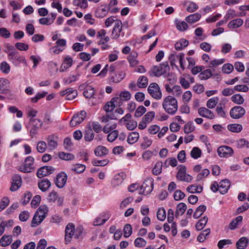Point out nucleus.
Segmentation results:
<instances>
[{"mask_svg":"<svg viewBox=\"0 0 249 249\" xmlns=\"http://www.w3.org/2000/svg\"><path fill=\"white\" fill-rule=\"evenodd\" d=\"M164 111L170 115H174L178 109L177 100L172 96H167L163 99L162 104Z\"/></svg>","mask_w":249,"mask_h":249,"instance_id":"nucleus-1","label":"nucleus"},{"mask_svg":"<svg viewBox=\"0 0 249 249\" xmlns=\"http://www.w3.org/2000/svg\"><path fill=\"white\" fill-rule=\"evenodd\" d=\"M82 226H79L76 229L74 225L72 223L67 224L65 229V239L66 242H70L73 236L75 238H78L83 232Z\"/></svg>","mask_w":249,"mask_h":249,"instance_id":"nucleus-2","label":"nucleus"},{"mask_svg":"<svg viewBox=\"0 0 249 249\" xmlns=\"http://www.w3.org/2000/svg\"><path fill=\"white\" fill-rule=\"evenodd\" d=\"M49 208L46 205H41L35 213L31 226L36 227L38 226L47 216Z\"/></svg>","mask_w":249,"mask_h":249,"instance_id":"nucleus-3","label":"nucleus"},{"mask_svg":"<svg viewBox=\"0 0 249 249\" xmlns=\"http://www.w3.org/2000/svg\"><path fill=\"white\" fill-rule=\"evenodd\" d=\"M154 187V180L152 178H147L143 182L141 187L139 194L147 195L153 190Z\"/></svg>","mask_w":249,"mask_h":249,"instance_id":"nucleus-4","label":"nucleus"},{"mask_svg":"<svg viewBox=\"0 0 249 249\" xmlns=\"http://www.w3.org/2000/svg\"><path fill=\"white\" fill-rule=\"evenodd\" d=\"M148 93L154 99L160 100L161 98L162 93L159 85L156 83H151L147 89Z\"/></svg>","mask_w":249,"mask_h":249,"instance_id":"nucleus-5","label":"nucleus"},{"mask_svg":"<svg viewBox=\"0 0 249 249\" xmlns=\"http://www.w3.org/2000/svg\"><path fill=\"white\" fill-rule=\"evenodd\" d=\"M30 122L32 126L30 131V135L33 138L37 133L38 129L42 126L43 123L40 119L35 118H31Z\"/></svg>","mask_w":249,"mask_h":249,"instance_id":"nucleus-6","label":"nucleus"},{"mask_svg":"<svg viewBox=\"0 0 249 249\" xmlns=\"http://www.w3.org/2000/svg\"><path fill=\"white\" fill-rule=\"evenodd\" d=\"M34 159L33 157H27L24 161V164L20 167V171L24 173H30L33 169Z\"/></svg>","mask_w":249,"mask_h":249,"instance_id":"nucleus-7","label":"nucleus"},{"mask_svg":"<svg viewBox=\"0 0 249 249\" xmlns=\"http://www.w3.org/2000/svg\"><path fill=\"white\" fill-rule=\"evenodd\" d=\"M245 109L241 106H235L231 108L230 111V116L233 119H239L245 114Z\"/></svg>","mask_w":249,"mask_h":249,"instance_id":"nucleus-8","label":"nucleus"},{"mask_svg":"<svg viewBox=\"0 0 249 249\" xmlns=\"http://www.w3.org/2000/svg\"><path fill=\"white\" fill-rule=\"evenodd\" d=\"M186 168L184 166H180L177 175V178L180 181L190 182L192 180V177L186 173Z\"/></svg>","mask_w":249,"mask_h":249,"instance_id":"nucleus-9","label":"nucleus"},{"mask_svg":"<svg viewBox=\"0 0 249 249\" xmlns=\"http://www.w3.org/2000/svg\"><path fill=\"white\" fill-rule=\"evenodd\" d=\"M86 115L87 113L84 110L80 111L79 114L74 115L70 123V126L73 127L81 123L86 118Z\"/></svg>","mask_w":249,"mask_h":249,"instance_id":"nucleus-10","label":"nucleus"},{"mask_svg":"<svg viewBox=\"0 0 249 249\" xmlns=\"http://www.w3.org/2000/svg\"><path fill=\"white\" fill-rule=\"evenodd\" d=\"M67 180V175L64 172L58 173L55 178L54 182L56 186L59 188H62L65 185Z\"/></svg>","mask_w":249,"mask_h":249,"instance_id":"nucleus-11","label":"nucleus"},{"mask_svg":"<svg viewBox=\"0 0 249 249\" xmlns=\"http://www.w3.org/2000/svg\"><path fill=\"white\" fill-rule=\"evenodd\" d=\"M55 171V168L52 166H45L40 168L36 173L37 177L42 178L45 176H49Z\"/></svg>","mask_w":249,"mask_h":249,"instance_id":"nucleus-12","label":"nucleus"},{"mask_svg":"<svg viewBox=\"0 0 249 249\" xmlns=\"http://www.w3.org/2000/svg\"><path fill=\"white\" fill-rule=\"evenodd\" d=\"M218 155L222 158H228L232 155L233 149L228 146H221L217 149Z\"/></svg>","mask_w":249,"mask_h":249,"instance_id":"nucleus-13","label":"nucleus"},{"mask_svg":"<svg viewBox=\"0 0 249 249\" xmlns=\"http://www.w3.org/2000/svg\"><path fill=\"white\" fill-rule=\"evenodd\" d=\"M60 94L62 96H65L67 100H72L77 95V91L76 89L72 88H68L65 90L60 92Z\"/></svg>","mask_w":249,"mask_h":249,"instance_id":"nucleus-14","label":"nucleus"},{"mask_svg":"<svg viewBox=\"0 0 249 249\" xmlns=\"http://www.w3.org/2000/svg\"><path fill=\"white\" fill-rule=\"evenodd\" d=\"M123 24L120 20L116 21L114 28L112 31L111 36L112 39H116L120 36L122 31Z\"/></svg>","mask_w":249,"mask_h":249,"instance_id":"nucleus-15","label":"nucleus"},{"mask_svg":"<svg viewBox=\"0 0 249 249\" xmlns=\"http://www.w3.org/2000/svg\"><path fill=\"white\" fill-rule=\"evenodd\" d=\"M109 7L107 5H102L96 9L95 16L98 18H103L107 15Z\"/></svg>","mask_w":249,"mask_h":249,"instance_id":"nucleus-16","label":"nucleus"},{"mask_svg":"<svg viewBox=\"0 0 249 249\" xmlns=\"http://www.w3.org/2000/svg\"><path fill=\"white\" fill-rule=\"evenodd\" d=\"M21 178L18 175H15L13 177V181L10 190L12 192L17 191L21 185Z\"/></svg>","mask_w":249,"mask_h":249,"instance_id":"nucleus-17","label":"nucleus"},{"mask_svg":"<svg viewBox=\"0 0 249 249\" xmlns=\"http://www.w3.org/2000/svg\"><path fill=\"white\" fill-rule=\"evenodd\" d=\"M210 57L207 54H203V60L208 63V67L211 68L223 64L225 62L223 58L219 59H214L209 63Z\"/></svg>","mask_w":249,"mask_h":249,"instance_id":"nucleus-18","label":"nucleus"},{"mask_svg":"<svg viewBox=\"0 0 249 249\" xmlns=\"http://www.w3.org/2000/svg\"><path fill=\"white\" fill-rule=\"evenodd\" d=\"M81 87L85 88L83 94L86 98L90 99L93 98L95 94V89L92 87L85 84Z\"/></svg>","mask_w":249,"mask_h":249,"instance_id":"nucleus-19","label":"nucleus"},{"mask_svg":"<svg viewBox=\"0 0 249 249\" xmlns=\"http://www.w3.org/2000/svg\"><path fill=\"white\" fill-rule=\"evenodd\" d=\"M131 97V94L129 91H124L120 93L119 97L113 98V101H117L118 103V106H120L121 101H126L130 99Z\"/></svg>","mask_w":249,"mask_h":249,"instance_id":"nucleus-20","label":"nucleus"},{"mask_svg":"<svg viewBox=\"0 0 249 249\" xmlns=\"http://www.w3.org/2000/svg\"><path fill=\"white\" fill-rule=\"evenodd\" d=\"M57 137L54 135H52L48 137L47 139L48 145L50 150H53L56 148L57 146Z\"/></svg>","mask_w":249,"mask_h":249,"instance_id":"nucleus-21","label":"nucleus"},{"mask_svg":"<svg viewBox=\"0 0 249 249\" xmlns=\"http://www.w3.org/2000/svg\"><path fill=\"white\" fill-rule=\"evenodd\" d=\"M73 63V60L71 57L69 56H67L64 61L63 62L60 67V71L64 72L67 69L71 67Z\"/></svg>","mask_w":249,"mask_h":249,"instance_id":"nucleus-22","label":"nucleus"},{"mask_svg":"<svg viewBox=\"0 0 249 249\" xmlns=\"http://www.w3.org/2000/svg\"><path fill=\"white\" fill-rule=\"evenodd\" d=\"M230 187V183L228 179H223L219 183V191L221 194L227 192Z\"/></svg>","mask_w":249,"mask_h":249,"instance_id":"nucleus-23","label":"nucleus"},{"mask_svg":"<svg viewBox=\"0 0 249 249\" xmlns=\"http://www.w3.org/2000/svg\"><path fill=\"white\" fill-rule=\"evenodd\" d=\"M244 23L243 20L241 18H236L230 21L228 27L230 29L238 28L241 27Z\"/></svg>","mask_w":249,"mask_h":249,"instance_id":"nucleus-24","label":"nucleus"},{"mask_svg":"<svg viewBox=\"0 0 249 249\" xmlns=\"http://www.w3.org/2000/svg\"><path fill=\"white\" fill-rule=\"evenodd\" d=\"M187 209L186 205L184 203H179L176 207L175 212V217L178 218L179 216L182 215L185 212Z\"/></svg>","mask_w":249,"mask_h":249,"instance_id":"nucleus-25","label":"nucleus"},{"mask_svg":"<svg viewBox=\"0 0 249 249\" xmlns=\"http://www.w3.org/2000/svg\"><path fill=\"white\" fill-rule=\"evenodd\" d=\"M50 181L47 178H44L38 183V188L42 191H46L51 186Z\"/></svg>","mask_w":249,"mask_h":249,"instance_id":"nucleus-26","label":"nucleus"},{"mask_svg":"<svg viewBox=\"0 0 249 249\" xmlns=\"http://www.w3.org/2000/svg\"><path fill=\"white\" fill-rule=\"evenodd\" d=\"M108 152V149L103 146H98L94 150L95 155L99 157L104 156L107 154Z\"/></svg>","mask_w":249,"mask_h":249,"instance_id":"nucleus-27","label":"nucleus"},{"mask_svg":"<svg viewBox=\"0 0 249 249\" xmlns=\"http://www.w3.org/2000/svg\"><path fill=\"white\" fill-rule=\"evenodd\" d=\"M115 106H118V103L117 101H113L112 98L110 101L107 103L104 109L107 112H111L114 109Z\"/></svg>","mask_w":249,"mask_h":249,"instance_id":"nucleus-28","label":"nucleus"},{"mask_svg":"<svg viewBox=\"0 0 249 249\" xmlns=\"http://www.w3.org/2000/svg\"><path fill=\"white\" fill-rule=\"evenodd\" d=\"M248 239L246 237H241L236 243V247L238 249H245L248 245Z\"/></svg>","mask_w":249,"mask_h":249,"instance_id":"nucleus-29","label":"nucleus"},{"mask_svg":"<svg viewBox=\"0 0 249 249\" xmlns=\"http://www.w3.org/2000/svg\"><path fill=\"white\" fill-rule=\"evenodd\" d=\"M79 77V74H72L67 77H65L63 79V82L65 85H69L73 82L76 81Z\"/></svg>","mask_w":249,"mask_h":249,"instance_id":"nucleus-30","label":"nucleus"},{"mask_svg":"<svg viewBox=\"0 0 249 249\" xmlns=\"http://www.w3.org/2000/svg\"><path fill=\"white\" fill-rule=\"evenodd\" d=\"M139 138V134L137 132H132L128 136L127 141L130 144L137 142Z\"/></svg>","mask_w":249,"mask_h":249,"instance_id":"nucleus-31","label":"nucleus"},{"mask_svg":"<svg viewBox=\"0 0 249 249\" xmlns=\"http://www.w3.org/2000/svg\"><path fill=\"white\" fill-rule=\"evenodd\" d=\"M201 17V15L199 13L192 14L186 18V21L190 23H193L197 21Z\"/></svg>","mask_w":249,"mask_h":249,"instance_id":"nucleus-32","label":"nucleus"},{"mask_svg":"<svg viewBox=\"0 0 249 249\" xmlns=\"http://www.w3.org/2000/svg\"><path fill=\"white\" fill-rule=\"evenodd\" d=\"M228 129L234 133H239L242 130V126L240 124H230L227 126Z\"/></svg>","mask_w":249,"mask_h":249,"instance_id":"nucleus-33","label":"nucleus"},{"mask_svg":"<svg viewBox=\"0 0 249 249\" xmlns=\"http://www.w3.org/2000/svg\"><path fill=\"white\" fill-rule=\"evenodd\" d=\"M189 42L185 39H181L176 42L175 47L177 50L180 51L183 49L188 45Z\"/></svg>","mask_w":249,"mask_h":249,"instance_id":"nucleus-34","label":"nucleus"},{"mask_svg":"<svg viewBox=\"0 0 249 249\" xmlns=\"http://www.w3.org/2000/svg\"><path fill=\"white\" fill-rule=\"evenodd\" d=\"M12 241V237L10 235H3L0 240V244L2 247H6L9 245Z\"/></svg>","mask_w":249,"mask_h":249,"instance_id":"nucleus-35","label":"nucleus"},{"mask_svg":"<svg viewBox=\"0 0 249 249\" xmlns=\"http://www.w3.org/2000/svg\"><path fill=\"white\" fill-rule=\"evenodd\" d=\"M148 85V79L145 76H141L138 79L137 86L140 88H144Z\"/></svg>","mask_w":249,"mask_h":249,"instance_id":"nucleus-36","label":"nucleus"},{"mask_svg":"<svg viewBox=\"0 0 249 249\" xmlns=\"http://www.w3.org/2000/svg\"><path fill=\"white\" fill-rule=\"evenodd\" d=\"M185 5L186 7V10L190 13L195 12L198 8V5L196 3L191 1L185 2Z\"/></svg>","mask_w":249,"mask_h":249,"instance_id":"nucleus-37","label":"nucleus"},{"mask_svg":"<svg viewBox=\"0 0 249 249\" xmlns=\"http://www.w3.org/2000/svg\"><path fill=\"white\" fill-rule=\"evenodd\" d=\"M59 158L65 160H71L74 159V156L71 153H65L64 152H61L58 153Z\"/></svg>","mask_w":249,"mask_h":249,"instance_id":"nucleus-38","label":"nucleus"},{"mask_svg":"<svg viewBox=\"0 0 249 249\" xmlns=\"http://www.w3.org/2000/svg\"><path fill=\"white\" fill-rule=\"evenodd\" d=\"M180 57V53L178 54H171L169 56V59L170 63L171 66H175L178 68V66L176 65V62L178 61Z\"/></svg>","mask_w":249,"mask_h":249,"instance_id":"nucleus-39","label":"nucleus"},{"mask_svg":"<svg viewBox=\"0 0 249 249\" xmlns=\"http://www.w3.org/2000/svg\"><path fill=\"white\" fill-rule=\"evenodd\" d=\"M86 169V166L82 164H76L73 165L71 168V170L80 174L83 173Z\"/></svg>","mask_w":249,"mask_h":249,"instance_id":"nucleus-40","label":"nucleus"},{"mask_svg":"<svg viewBox=\"0 0 249 249\" xmlns=\"http://www.w3.org/2000/svg\"><path fill=\"white\" fill-rule=\"evenodd\" d=\"M94 137V134L93 132L92 128L91 127H89L84 135L85 140L87 142H90L93 139Z\"/></svg>","mask_w":249,"mask_h":249,"instance_id":"nucleus-41","label":"nucleus"},{"mask_svg":"<svg viewBox=\"0 0 249 249\" xmlns=\"http://www.w3.org/2000/svg\"><path fill=\"white\" fill-rule=\"evenodd\" d=\"M243 220L242 216H238L236 218L234 219L229 225V228L231 230H234L237 228L239 223H241Z\"/></svg>","mask_w":249,"mask_h":249,"instance_id":"nucleus-42","label":"nucleus"},{"mask_svg":"<svg viewBox=\"0 0 249 249\" xmlns=\"http://www.w3.org/2000/svg\"><path fill=\"white\" fill-rule=\"evenodd\" d=\"M231 100L235 104L241 105L244 102V99L241 95L236 94L232 95L231 97Z\"/></svg>","mask_w":249,"mask_h":249,"instance_id":"nucleus-43","label":"nucleus"},{"mask_svg":"<svg viewBox=\"0 0 249 249\" xmlns=\"http://www.w3.org/2000/svg\"><path fill=\"white\" fill-rule=\"evenodd\" d=\"M219 98L217 97L210 99L207 102L206 106L208 108H213L218 103Z\"/></svg>","mask_w":249,"mask_h":249,"instance_id":"nucleus-44","label":"nucleus"},{"mask_svg":"<svg viewBox=\"0 0 249 249\" xmlns=\"http://www.w3.org/2000/svg\"><path fill=\"white\" fill-rule=\"evenodd\" d=\"M109 161L108 159H104L103 160L94 159L92 160V163L95 166H105L109 163Z\"/></svg>","mask_w":249,"mask_h":249,"instance_id":"nucleus-45","label":"nucleus"},{"mask_svg":"<svg viewBox=\"0 0 249 249\" xmlns=\"http://www.w3.org/2000/svg\"><path fill=\"white\" fill-rule=\"evenodd\" d=\"M72 3L73 5L83 9L86 8L88 6L87 0H73Z\"/></svg>","mask_w":249,"mask_h":249,"instance_id":"nucleus-46","label":"nucleus"},{"mask_svg":"<svg viewBox=\"0 0 249 249\" xmlns=\"http://www.w3.org/2000/svg\"><path fill=\"white\" fill-rule=\"evenodd\" d=\"M203 117L212 120L215 118V116L208 108L203 107Z\"/></svg>","mask_w":249,"mask_h":249,"instance_id":"nucleus-47","label":"nucleus"},{"mask_svg":"<svg viewBox=\"0 0 249 249\" xmlns=\"http://www.w3.org/2000/svg\"><path fill=\"white\" fill-rule=\"evenodd\" d=\"M155 113L154 111L148 112L142 118V119L147 123L148 124L151 123L153 119L154 118Z\"/></svg>","mask_w":249,"mask_h":249,"instance_id":"nucleus-48","label":"nucleus"},{"mask_svg":"<svg viewBox=\"0 0 249 249\" xmlns=\"http://www.w3.org/2000/svg\"><path fill=\"white\" fill-rule=\"evenodd\" d=\"M162 163L161 161H158L155 164L153 169L152 172L155 175L160 174L162 170Z\"/></svg>","mask_w":249,"mask_h":249,"instance_id":"nucleus-49","label":"nucleus"},{"mask_svg":"<svg viewBox=\"0 0 249 249\" xmlns=\"http://www.w3.org/2000/svg\"><path fill=\"white\" fill-rule=\"evenodd\" d=\"M105 218L103 219L101 217H97L93 222V225L98 226L103 225L108 219L109 216L107 215H105Z\"/></svg>","mask_w":249,"mask_h":249,"instance_id":"nucleus-50","label":"nucleus"},{"mask_svg":"<svg viewBox=\"0 0 249 249\" xmlns=\"http://www.w3.org/2000/svg\"><path fill=\"white\" fill-rule=\"evenodd\" d=\"M190 154H191V156L193 158H194L195 159H196L201 156V151L199 148H198L196 147H195L193 148V149L191 151Z\"/></svg>","mask_w":249,"mask_h":249,"instance_id":"nucleus-51","label":"nucleus"},{"mask_svg":"<svg viewBox=\"0 0 249 249\" xmlns=\"http://www.w3.org/2000/svg\"><path fill=\"white\" fill-rule=\"evenodd\" d=\"M47 149L46 143L44 141H39L36 145V149L39 153H44Z\"/></svg>","mask_w":249,"mask_h":249,"instance_id":"nucleus-52","label":"nucleus"},{"mask_svg":"<svg viewBox=\"0 0 249 249\" xmlns=\"http://www.w3.org/2000/svg\"><path fill=\"white\" fill-rule=\"evenodd\" d=\"M157 218L160 221H164L166 218L165 210L164 208H161L158 209L157 213Z\"/></svg>","mask_w":249,"mask_h":249,"instance_id":"nucleus-53","label":"nucleus"},{"mask_svg":"<svg viewBox=\"0 0 249 249\" xmlns=\"http://www.w3.org/2000/svg\"><path fill=\"white\" fill-rule=\"evenodd\" d=\"M150 75L151 76H155L156 77H159L162 75V72L160 71V69L159 66H154L151 69L150 72Z\"/></svg>","mask_w":249,"mask_h":249,"instance_id":"nucleus-54","label":"nucleus"},{"mask_svg":"<svg viewBox=\"0 0 249 249\" xmlns=\"http://www.w3.org/2000/svg\"><path fill=\"white\" fill-rule=\"evenodd\" d=\"M124 236L125 238L129 237L132 232V229L130 224H126L124 228Z\"/></svg>","mask_w":249,"mask_h":249,"instance_id":"nucleus-55","label":"nucleus"},{"mask_svg":"<svg viewBox=\"0 0 249 249\" xmlns=\"http://www.w3.org/2000/svg\"><path fill=\"white\" fill-rule=\"evenodd\" d=\"M118 137V131L113 130L110 132L107 136V140L109 142H113Z\"/></svg>","mask_w":249,"mask_h":249,"instance_id":"nucleus-56","label":"nucleus"},{"mask_svg":"<svg viewBox=\"0 0 249 249\" xmlns=\"http://www.w3.org/2000/svg\"><path fill=\"white\" fill-rule=\"evenodd\" d=\"M146 241L143 238L138 237L136 238L134 241L135 246L136 247L141 248L145 246L146 245Z\"/></svg>","mask_w":249,"mask_h":249,"instance_id":"nucleus-57","label":"nucleus"},{"mask_svg":"<svg viewBox=\"0 0 249 249\" xmlns=\"http://www.w3.org/2000/svg\"><path fill=\"white\" fill-rule=\"evenodd\" d=\"M89 125V127H91L92 130H93L96 133H99L102 131V126L98 122H93Z\"/></svg>","mask_w":249,"mask_h":249,"instance_id":"nucleus-58","label":"nucleus"},{"mask_svg":"<svg viewBox=\"0 0 249 249\" xmlns=\"http://www.w3.org/2000/svg\"><path fill=\"white\" fill-rule=\"evenodd\" d=\"M146 111V109L145 107L142 106H139L137 109H136L134 116L135 117H141L145 112Z\"/></svg>","mask_w":249,"mask_h":249,"instance_id":"nucleus-59","label":"nucleus"},{"mask_svg":"<svg viewBox=\"0 0 249 249\" xmlns=\"http://www.w3.org/2000/svg\"><path fill=\"white\" fill-rule=\"evenodd\" d=\"M215 111L218 117L223 118H225L227 117V113L226 109L216 107Z\"/></svg>","mask_w":249,"mask_h":249,"instance_id":"nucleus-60","label":"nucleus"},{"mask_svg":"<svg viewBox=\"0 0 249 249\" xmlns=\"http://www.w3.org/2000/svg\"><path fill=\"white\" fill-rule=\"evenodd\" d=\"M9 111L12 113H16V116L20 118L22 116L23 114L21 110H19L15 106H10L8 107Z\"/></svg>","mask_w":249,"mask_h":249,"instance_id":"nucleus-61","label":"nucleus"},{"mask_svg":"<svg viewBox=\"0 0 249 249\" xmlns=\"http://www.w3.org/2000/svg\"><path fill=\"white\" fill-rule=\"evenodd\" d=\"M236 17H237V15L236 14L235 11L230 9L227 11L224 18L228 21L229 19L233 18Z\"/></svg>","mask_w":249,"mask_h":249,"instance_id":"nucleus-62","label":"nucleus"},{"mask_svg":"<svg viewBox=\"0 0 249 249\" xmlns=\"http://www.w3.org/2000/svg\"><path fill=\"white\" fill-rule=\"evenodd\" d=\"M0 70L4 73H8L10 71V66L6 62H2L0 65Z\"/></svg>","mask_w":249,"mask_h":249,"instance_id":"nucleus-63","label":"nucleus"},{"mask_svg":"<svg viewBox=\"0 0 249 249\" xmlns=\"http://www.w3.org/2000/svg\"><path fill=\"white\" fill-rule=\"evenodd\" d=\"M177 29L180 31H184L188 28V25L185 21H178L176 23Z\"/></svg>","mask_w":249,"mask_h":249,"instance_id":"nucleus-64","label":"nucleus"}]
</instances>
